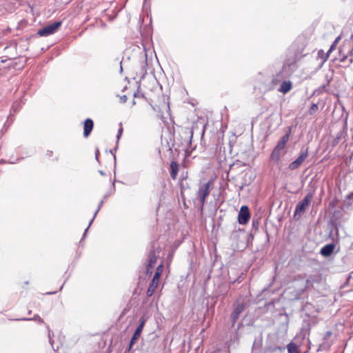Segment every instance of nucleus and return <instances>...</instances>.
Returning a JSON list of instances; mask_svg holds the SVG:
<instances>
[{
	"instance_id": "nucleus-17",
	"label": "nucleus",
	"mask_w": 353,
	"mask_h": 353,
	"mask_svg": "<svg viewBox=\"0 0 353 353\" xmlns=\"http://www.w3.org/2000/svg\"><path fill=\"white\" fill-rule=\"evenodd\" d=\"M288 353H295L297 352V345L294 343H290L287 345Z\"/></svg>"
},
{
	"instance_id": "nucleus-25",
	"label": "nucleus",
	"mask_w": 353,
	"mask_h": 353,
	"mask_svg": "<svg viewBox=\"0 0 353 353\" xmlns=\"http://www.w3.org/2000/svg\"><path fill=\"white\" fill-rule=\"evenodd\" d=\"M334 47H335V44H334V43H333V44L331 46V47H330V50H329L327 51V52L326 53V54H325V59H324V61H325V60L328 58L330 53V52H331V51L334 48Z\"/></svg>"
},
{
	"instance_id": "nucleus-8",
	"label": "nucleus",
	"mask_w": 353,
	"mask_h": 353,
	"mask_svg": "<svg viewBox=\"0 0 353 353\" xmlns=\"http://www.w3.org/2000/svg\"><path fill=\"white\" fill-rule=\"evenodd\" d=\"M297 278L303 280V284L299 289L300 292H303L309 286L312 285L313 282H319L321 280V277L319 276H314V278L310 277L306 280H303V277L301 275H299Z\"/></svg>"
},
{
	"instance_id": "nucleus-9",
	"label": "nucleus",
	"mask_w": 353,
	"mask_h": 353,
	"mask_svg": "<svg viewBox=\"0 0 353 353\" xmlns=\"http://www.w3.org/2000/svg\"><path fill=\"white\" fill-rule=\"evenodd\" d=\"M159 278L157 277V274H154L146 292V294L148 297H150L153 295L159 285Z\"/></svg>"
},
{
	"instance_id": "nucleus-27",
	"label": "nucleus",
	"mask_w": 353,
	"mask_h": 353,
	"mask_svg": "<svg viewBox=\"0 0 353 353\" xmlns=\"http://www.w3.org/2000/svg\"><path fill=\"white\" fill-rule=\"evenodd\" d=\"M331 335H332V332H330V331H327V332L325 334L324 339H328L330 336H331Z\"/></svg>"
},
{
	"instance_id": "nucleus-1",
	"label": "nucleus",
	"mask_w": 353,
	"mask_h": 353,
	"mask_svg": "<svg viewBox=\"0 0 353 353\" xmlns=\"http://www.w3.org/2000/svg\"><path fill=\"white\" fill-rule=\"evenodd\" d=\"M211 185H212L211 181H208L207 183L199 185V189L196 192V195H197L198 199L200 201L201 206H203V205L205 203L206 198L210 194Z\"/></svg>"
},
{
	"instance_id": "nucleus-19",
	"label": "nucleus",
	"mask_w": 353,
	"mask_h": 353,
	"mask_svg": "<svg viewBox=\"0 0 353 353\" xmlns=\"http://www.w3.org/2000/svg\"><path fill=\"white\" fill-rule=\"evenodd\" d=\"M23 320H34L38 321L39 323H44L43 319H41L38 314L34 315L32 319H23Z\"/></svg>"
},
{
	"instance_id": "nucleus-23",
	"label": "nucleus",
	"mask_w": 353,
	"mask_h": 353,
	"mask_svg": "<svg viewBox=\"0 0 353 353\" xmlns=\"http://www.w3.org/2000/svg\"><path fill=\"white\" fill-rule=\"evenodd\" d=\"M343 134V131H341L340 132H339L337 134V136H336V137L334 139V144L335 145L339 143V140L341 139V137H342Z\"/></svg>"
},
{
	"instance_id": "nucleus-34",
	"label": "nucleus",
	"mask_w": 353,
	"mask_h": 353,
	"mask_svg": "<svg viewBox=\"0 0 353 353\" xmlns=\"http://www.w3.org/2000/svg\"><path fill=\"white\" fill-rule=\"evenodd\" d=\"M325 88V85H322V86L320 88V89H321V90H324Z\"/></svg>"
},
{
	"instance_id": "nucleus-20",
	"label": "nucleus",
	"mask_w": 353,
	"mask_h": 353,
	"mask_svg": "<svg viewBox=\"0 0 353 353\" xmlns=\"http://www.w3.org/2000/svg\"><path fill=\"white\" fill-rule=\"evenodd\" d=\"M163 270V263H161L157 268V270L154 273V274H157V277L160 278V276Z\"/></svg>"
},
{
	"instance_id": "nucleus-22",
	"label": "nucleus",
	"mask_w": 353,
	"mask_h": 353,
	"mask_svg": "<svg viewBox=\"0 0 353 353\" xmlns=\"http://www.w3.org/2000/svg\"><path fill=\"white\" fill-rule=\"evenodd\" d=\"M318 110V105L316 103H313L310 109V114H312L313 112H316Z\"/></svg>"
},
{
	"instance_id": "nucleus-11",
	"label": "nucleus",
	"mask_w": 353,
	"mask_h": 353,
	"mask_svg": "<svg viewBox=\"0 0 353 353\" xmlns=\"http://www.w3.org/2000/svg\"><path fill=\"white\" fill-rule=\"evenodd\" d=\"M244 310V305L241 303H238L234 308L233 313L232 314V325H234L236 321L239 318L240 314Z\"/></svg>"
},
{
	"instance_id": "nucleus-30",
	"label": "nucleus",
	"mask_w": 353,
	"mask_h": 353,
	"mask_svg": "<svg viewBox=\"0 0 353 353\" xmlns=\"http://www.w3.org/2000/svg\"><path fill=\"white\" fill-rule=\"evenodd\" d=\"M188 134H190V139L192 138L193 137V131L192 130H189Z\"/></svg>"
},
{
	"instance_id": "nucleus-29",
	"label": "nucleus",
	"mask_w": 353,
	"mask_h": 353,
	"mask_svg": "<svg viewBox=\"0 0 353 353\" xmlns=\"http://www.w3.org/2000/svg\"><path fill=\"white\" fill-rule=\"evenodd\" d=\"M47 328L48 330V337H49V340H50V343H51V345H52V341L51 340V336H50V330L49 329V327L47 326Z\"/></svg>"
},
{
	"instance_id": "nucleus-32",
	"label": "nucleus",
	"mask_w": 353,
	"mask_h": 353,
	"mask_svg": "<svg viewBox=\"0 0 353 353\" xmlns=\"http://www.w3.org/2000/svg\"><path fill=\"white\" fill-rule=\"evenodd\" d=\"M99 173H100V174H101V175H102V176H104V175H105V173H104V172H103V170H100V171H99Z\"/></svg>"
},
{
	"instance_id": "nucleus-24",
	"label": "nucleus",
	"mask_w": 353,
	"mask_h": 353,
	"mask_svg": "<svg viewBox=\"0 0 353 353\" xmlns=\"http://www.w3.org/2000/svg\"><path fill=\"white\" fill-rule=\"evenodd\" d=\"M123 127H122V125L121 123H120V128L118 130V133H117V139L119 140L123 133Z\"/></svg>"
},
{
	"instance_id": "nucleus-10",
	"label": "nucleus",
	"mask_w": 353,
	"mask_h": 353,
	"mask_svg": "<svg viewBox=\"0 0 353 353\" xmlns=\"http://www.w3.org/2000/svg\"><path fill=\"white\" fill-rule=\"evenodd\" d=\"M285 147V145H281V143L278 142L271 154V159L273 161L278 162L280 160L281 151L284 150Z\"/></svg>"
},
{
	"instance_id": "nucleus-26",
	"label": "nucleus",
	"mask_w": 353,
	"mask_h": 353,
	"mask_svg": "<svg viewBox=\"0 0 353 353\" xmlns=\"http://www.w3.org/2000/svg\"><path fill=\"white\" fill-rule=\"evenodd\" d=\"M127 99H128V98H127L126 95H123L120 97V101L123 103H125L127 101Z\"/></svg>"
},
{
	"instance_id": "nucleus-3",
	"label": "nucleus",
	"mask_w": 353,
	"mask_h": 353,
	"mask_svg": "<svg viewBox=\"0 0 353 353\" xmlns=\"http://www.w3.org/2000/svg\"><path fill=\"white\" fill-rule=\"evenodd\" d=\"M159 252L155 250L154 244H152L148 257V263L146 265L147 274H152L151 269L153 267V265L156 263L157 259L159 258Z\"/></svg>"
},
{
	"instance_id": "nucleus-14",
	"label": "nucleus",
	"mask_w": 353,
	"mask_h": 353,
	"mask_svg": "<svg viewBox=\"0 0 353 353\" xmlns=\"http://www.w3.org/2000/svg\"><path fill=\"white\" fill-rule=\"evenodd\" d=\"M292 84L291 81H285L281 84V86L279 88V91L283 94H286L292 89Z\"/></svg>"
},
{
	"instance_id": "nucleus-4",
	"label": "nucleus",
	"mask_w": 353,
	"mask_h": 353,
	"mask_svg": "<svg viewBox=\"0 0 353 353\" xmlns=\"http://www.w3.org/2000/svg\"><path fill=\"white\" fill-rule=\"evenodd\" d=\"M307 157L308 148L302 149L298 158L290 163L288 167L289 169L290 170H294L299 168L303 163V161L307 159Z\"/></svg>"
},
{
	"instance_id": "nucleus-12",
	"label": "nucleus",
	"mask_w": 353,
	"mask_h": 353,
	"mask_svg": "<svg viewBox=\"0 0 353 353\" xmlns=\"http://www.w3.org/2000/svg\"><path fill=\"white\" fill-rule=\"evenodd\" d=\"M94 123L92 119H87L84 121V127H83V135L85 137H87L90 135V132L93 129Z\"/></svg>"
},
{
	"instance_id": "nucleus-28",
	"label": "nucleus",
	"mask_w": 353,
	"mask_h": 353,
	"mask_svg": "<svg viewBox=\"0 0 353 353\" xmlns=\"http://www.w3.org/2000/svg\"><path fill=\"white\" fill-rule=\"evenodd\" d=\"M132 345H131V341H130L128 347L125 350V353L129 352L131 350V349L132 348Z\"/></svg>"
},
{
	"instance_id": "nucleus-38",
	"label": "nucleus",
	"mask_w": 353,
	"mask_h": 353,
	"mask_svg": "<svg viewBox=\"0 0 353 353\" xmlns=\"http://www.w3.org/2000/svg\"><path fill=\"white\" fill-rule=\"evenodd\" d=\"M132 104H133V105H135V104H136V101H135L134 100L132 101Z\"/></svg>"
},
{
	"instance_id": "nucleus-2",
	"label": "nucleus",
	"mask_w": 353,
	"mask_h": 353,
	"mask_svg": "<svg viewBox=\"0 0 353 353\" xmlns=\"http://www.w3.org/2000/svg\"><path fill=\"white\" fill-rule=\"evenodd\" d=\"M61 26V21H54L38 30L40 37H48L55 33Z\"/></svg>"
},
{
	"instance_id": "nucleus-33",
	"label": "nucleus",
	"mask_w": 353,
	"mask_h": 353,
	"mask_svg": "<svg viewBox=\"0 0 353 353\" xmlns=\"http://www.w3.org/2000/svg\"><path fill=\"white\" fill-rule=\"evenodd\" d=\"M321 53H323V51L322 50L318 52V54L320 56Z\"/></svg>"
},
{
	"instance_id": "nucleus-6",
	"label": "nucleus",
	"mask_w": 353,
	"mask_h": 353,
	"mask_svg": "<svg viewBox=\"0 0 353 353\" xmlns=\"http://www.w3.org/2000/svg\"><path fill=\"white\" fill-rule=\"evenodd\" d=\"M250 218L249 208L246 205H243L241 208L239 212L238 221L240 224H245L248 222Z\"/></svg>"
},
{
	"instance_id": "nucleus-7",
	"label": "nucleus",
	"mask_w": 353,
	"mask_h": 353,
	"mask_svg": "<svg viewBox=\"0 0 353 353\" xmlns=\"http://www.w3.org/2000/svg\"><path fill=\"white\" fill-rule=\"evenodd\" d=\"M139 326L137 327V328L136 329L130 341H131V345H134L135 343V342L137 341V340L139 338V336H141V332L143 330V328L145 325V323L146 322V319L145 318V316H142L140 319H139Z\"/></svg>"
},
{
	"instance_id": "nucleus-16",
	"label": "nucleus",
	"mask_w": 353,
	"mask_h": 353,
	"mask_svg": "<svg viewBox=\"0 0 353 353\" xmlns=\"http://www.w3.org/2000/svg\"><path fill=\"white\" fill-rule=\"evenodd\" d=\"M104 203V200H101L99 203V205H98V208L97 210L95 211L94 212V214L92 217V219L90 220V223H89V225L88 226V228L85 229V232L83 234V237L85 236L88 230V228H90V226L91 225V224L92 223L93 221H94V219L95 218V216H97V213L99 212V210L101 209V208L102 207L103 204Z\"/></svg>"
},
{
	"instance_id": "nucleus-37",
	"label": "nucleus",
	"mask_w": 353,
	"mask_h": 353,
	"mask_svg": "<svg viewBox=\"0 0 353 353\" xmlns=\"http://www.w3.org/2000/svg\"><path fill=\"white\" fill-rule=\"evenodd\" d=\"M97 153H98V151H97V153H96V159H97V158H98V154H97Z\"/></svg>"
},
{
	"instance_id": "nucleus-36",
	"label": "nucleus",
	"mask_w": 353,
	"mask_h": 353,
	"mask_svg": "<svg viewBox=\"0 0 353 353\" xmlns=\"http://www.w3.org/2000/svg\"><path fill=\"white\" fill-rule=\"evenodd\" d=\"M339 38H337V39L335 40V41L334 42V44H336V43L339 41Z\"/></svg>"
},
{
	"instance_id": "nucleus-21",
	"label": "nucleus",
	"mask_w": 353,
	"mask_h": 353,
	"mask_svg": "<svg viewBox=\"0 0 353 353\" xmlns=\"http://www.w3.org/2000/svg\"><path fill=\"white\" fill-rule=\"evenodd\" d=\"M140 86L138 87V89L136 92L134 93V98H145V95L142 93H140Z\"/></svg>"
},
{
	"instance_id": "nucleus-39",
	"label": "nucleus",
	"mask_w": 353,
	"mask_h": 353,
	"mask_svg": "<svg viewBox=\"0 0 353 353\" xmlns=\"http://www.w3.org/2000/svg\"><path fill=\"white\" fill-rule=\"evenodd\" d=\"M145 61H147V55H146V54H145Z\"/></svg>"
},
{
	"instance_id": "nucleus-13",
	"label": "nucleus",
	"mask_w": 353,
	"mask_h": 353,
	"mask_svg": "<svg viewBox=\"0 0 353 353\" xmlns=\"http://www.w3.org/2000/svg\"><path fill=\"white\" fill-rule=\"evenodd\" d=\"M334 249V245L333 244H327L321 248L320 252L323 256H329L333 252Z\"/></svg>"
},
{
	"instance_id": "nucleus-15",
	"label": "nucleus",
	"mask_w": 353,
	"mask_h": 353,
	"mask_svg": "<svg viewBox=\"0 0 353 353\" xmlns=\"http://www.w3.org/2000/svg\"><path fill=\"white\" fill-rule=\"evenodd\" d=\"M179 170V165L175 161H172L170 163V176L172 179H175Z\"/></svg>"
},
{
	"instance_id": "nucleus-31",
	"label": "nucleus",
	"mask_w": 353,
	"mask_h": 353,
	"mask_svg": "<svg viewBox=\"0 0 353 353\" xmlns=\"http://www.w3.org/2000/svg\"><path fill=\"white\" fill-rule=\"evenodd\" d=\"M350 132H351V138H352V140L353 141V127L350 129Z\"/></svg>"
},
{
	"instance_id": "nucleus-5",
	"label": "nucleus",
	"mask_w": 353,
	"mask_h": 353,
	"mask_svg": "<svg viewBox=\"0 0 353 353\" xmlns=\"http://www.w3.org/2000/svg\"><path fill=\"white\" fill-rule=\"evenodd\" d=\"M313 197V195L312 193H308L306 194V196L304 197V199L297 203L295 208L294 214L295 215L297 214L303 213L305 211L306 208L308 207L309 204L310 203V201Z\"/></svg>"
},
{
	"instance_id": "nucleus-18",
	"label": "nucleus",
	"mask_w": 353,
	"mask_h": 353,
	"mask_svg": "<svg viewBox=\"0 0 353 353\" xmlns=\"http://www.w3.org/2000/svg\"><path fill=\"white\" fill-rule=\"evenodd\" d=\"M289 137H290V134L288 133L286 134H285L282 138L279 141V143H281V145H283L285 146L287 142L289 140Z\"/></svg>"
},
{
	"instance_id": "nucleus-35",
	"label": "nucleus",
	"mask_w": 353,
	"mask_h": 353,
	"mask_svg": "<svg viewBox=\"0 0 353 353\" xmlns=\"http://www.w3.org/2000/svg\"><path fill=\"white\" fill-rule=\"evenodd\" d=\"M339 38H337V39L335 40V41L334 42V44H336V43L339 41Z\"/></svg>"
}]
</instances>
